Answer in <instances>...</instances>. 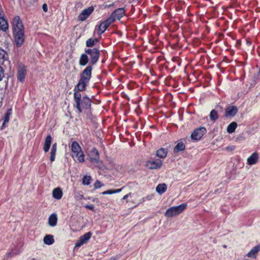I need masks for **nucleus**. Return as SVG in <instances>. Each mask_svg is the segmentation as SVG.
<instances>
[{"label":"nucleus","mask_w":260,"mask_h":260,"mask_svg":"<svg viewBox=\"0 0 260 260\" xmlns=\"http://www.w3.org/2000/svg\"><path fill=\"white\" fill-rule=\"evenodd\" d=\"M52 138L50 135H48L45 139L43 150L45 152L49 151L51 144L52 143Z\"/></svg>","instance_id":"nucleus-16"},{"label":"nucleus","mask_w":260,"mask_h":260,"mask_svg":"<svg viewBox=\"0 0 260 260\" xmlns=\"http://www.w3.org/2000/svg\"><path fill=\"white\" fill-rule=\"evenodd\" d=\"M57 217L55 213H53L50 215L48 218V224L51 226H55L57 224Z\"/></svg>","instance_id":"nucleus-22"},{"label":"nucleus","mask_w":260,"mask_h":260,"mask_svg":"<svg viewBox=\"0 0 260 260\" xmlns=\"http://www.w3.org/2000/svg\"><path fill=\"white\" fill-rule=\"evenodd\" d=\"M26 74V71L24 67L19 69L17 72V79L21 82H23L25 80V75Z\"/></svg>","instance_id":"nucleus-17"},{"label":"nucleus","mask_w":260,"mask_h":260,"mask_svg":"<svg viewBox=\"0 0 260 260\" xmlns=\"http://www.w3.org/2000/svg\"><path fill=\"white\" fill-rule=\"evenodd\" d=\"M6 123H5V121L3 122V124H2V126H1V129H3L6 126Z\"/></svg>","instance_id":"nucleus-42"},{"label":"nucleus","mask_w":260,"mask_h":260,"mask_svg":"<svg viewBox=\"0 0 260 260\" xmlns=\"http://www.w3.org/2000/svg\"><path fill=\"white\" fill-rule=\"evenodd\" d=\"M84 207L85 208H86L87 209L91 210H93L94 208V206L93 205H88V204H86V205H84Z\"/></svg>","instance_id":"nucleus-38"},{"label":"nucleus","mask_w":260,"mask_h":260,"mask_svg":"<svg viewBox=\"0 0 260 260\" xmlns=\"http://www.w3.org/2000/svg\"><path fill=\"white\" fill-rule=\"evenodd\" d=\"M91 101L90 98L87 96H84L80 102V110L77 109L79 113L82 112V109L86 110H90L91 109Z\"/></svg>","instance_id":"nucleus-9"},{"label":"nucleus","mask_w":260,"mask_h":260,"mask_svg":"<svg viewBox=\"0 0 260 260\" xmlns=\"http://www.w3.org/2000/svg\"><path fill=\"white\" fill-rule=\"evenodd\" d=\"M247 43L249 45H250L251 44V42H249V41H247Z\"/></svg>","instance_id":"nucleus-50"},{"label":"nucleus","mask_w":260,"mask_h":260,"mask_svg":"<svg viewBox=\"0 0 260 260\" xmlns=\"http://www.w3.org/2000/svg\"><path fill=\"white\" fill-rule=\"evenodd\" d=\"M90 59L87 54L85 52L84 53H82L79 58V63L81 66H85L89 63Z\"/></svg>","instance_id":"nucleus-15"},{"label":"nucleus","mask_w":260,"mask_h":260,"mask_svg":"<svg viewBox=\"0 0 260 260\" xmlns=\"http://www.w3.org/2000/svg\"><path fill=\"white\" fill-rule=\"evenodd\" d=\"M168 154V149L164 148H159L156 152V155L161 158H165Z\"/></svg>","instance_id":"nucleus-23"},{"label":"nucleus","mask_w":260,"mask_h":260,"mask_svg":"<svg viewBox=\"0 0 260 260\" xmlns=\"http://www.w3.org/2000/svg\"><path fill=\"white\" fill-rule=\"evenodd\" d=\"M129 194H130V193L124 196L122 198V200H126L128 197Z\"/></svg>","instance_id":"nucleus-43"},{"label":"nucleus","mask_w":260,"mask_h":260,"mask_svg":"<svg viewBox=\"0 0 260 260\" xmlns=\"http://www.w3.org/2000/svg\"><path fill=\"white\" fill-rule=\"evenodd\" d=\"M207 133V129L205 127L200 126L194 129L191 133L190 137L193 141H199Z\"/></svg>","instance_id":"nucleus-6"},{"label":"nucleus","mask_w":260,"mask_h":260,"mask_svg":"<svg viewBox=\"0 0 260 260\" xmlns=\"http://www.w3.org/2000/svg\"><path fill=\"white\" fill-rule=\"evenodd\" d=\"M167 186L165 183L159 184L156 187V191L159 194L164 193L167 190Z\"/></svg>","instance_id":"nucleus-24"},{"label":"nucleus","mask_w":260,"mask_h":260,"mask_svg":"<svg viewBox=\"0 0 260 260\" xmlns=\"http://www.w3.org/2000/svg\"><path fill=\"white\" fill-rule=\"evenodd\" d=\"M125 15V9L124 8H120L116 9L111 14L109 17L113 19L114 22L116 19L120 20Z\"/></svg>","instance_id":"nucleus-10"},{"label":"nucleus","mask_w":260,"mask_h":260,"mask_svg":"<svg viewBox=\"0 0 260 260\" xmlns=\"http://www.w3.org/2000/svg\"><path fill=\"white\" fill-rule=\"evenodd\" d=\"M93 10L94 8L92 6L83 10L78 16V20L81 21L85 20L92 13Z\"/></svg>","instance_id":"nucleus-13"},{"label":"nucleus","mask_w":260,"mask_h":260,"mask_svg":"<svg viewBox=\"0 0 260 260\" xmlns=\"http://www.w3.org/2000/svg\"><path fill=\"white\" fill-rule=\"evenodd\" d=\"M84 51L87 55L89 56L90 62L80 74L91 78L93 66L95 65L99 60L100 50L97 48H85Z\"/></svg>","instance_id":"nucleus-2"},{"label":"nucleus","mask_w":260,"mask_h":260,"mask_svg":"<svg viewBox=\"0 0 260 260\" xmlns=\"http://www.w3.org/2000/svg\"><path fill=\"white\" fill-rule=\"evenodd\" d=\"M73 157H76L77 158V160L79 162H83L84 161V154L83 151L79 153H76L73 154Z\"/></svg>","instance_id":"nucleus-30"},{"label":"nucleus","mask_w":260,"mask_h":260,"mask_svg":"<svg viewBox=\"0 0 260 260\" xmlns=\"http://www.w3.org/2000/svg\"><path fill=\"white\" fill-rule=\"evenodd\" d=\"M11 109H9L7 110V112L5 113L4 118V121H5V123H8L10 119V116L11 114Z\"/></svg>","instance_id":"nucleus-33"},{"label":"nucleus","mask_w":260,"mask_h":260,"mask_svg":"<svg viewBox=\"0 0 260 260\" xmlns=\"http://www.w3.org/2000/svg\"><path fill=\"white\" fill-rule=\"evenodd\" d=\"M91 180V177L89 175H85L82 178V184L84 185H88L90 184Z\"/></svg>","instance_id":"nucleus-31"},{"label":"nucleus","mask_w":260,"mask_h":260,"mask_svg":"<svg viewBox=\"0 0 260 260\" xmlns=\"http://www.w3.org/2000/svg\"><path fill=\"white\" fill-rule=\"evenodd\" d=\"M88 157L91 162L96 164L99 168H102V161L100 160L99 152L96 148H93L90 151Z\"/></svg>","instance_id":"nucleus-4"},{"label":"nucleus","mask_w":260,"mask_h":260,"mask_svg":"<svg viewBox=\"0 0 260 260\" xmlns=\"http://www.w3.org/2000/svg\"><path fill=\"white\" fill-rule=\"evenodd\" d=\"M31 260H39V259L37 258H32Z\"/></svg>","instance_id":"nucleus-48"},{"label":"nucleus","mask_w":260,"mask_h":260,"mask_svg":"<svg viewBox=\"0 0 260 260\" xmlns=\"http://www.w3.org/2000/svg\"><path fill=\"white\" fill-rule=\"evenodd\" d=\"M53 197L56 200H60L62 197V191L60 187H56L53 190Z\"/></svg>","instance_id":"nucleus-20"},{"label":"nucleus","mask_w":260,"mask_h":260,"mask_svg":"<svg viewBox=\"0 0 260 260\" xmlns=\"http://www.w3.org/2000/svg\"><path fill=\"white\" fill-rule=\"evenodd\" d=\"M122 188L117 189H109L102 192L103 194H112L113 193L120 192L122 190Z\"/></svg>","instance_id":"nucleus-32"},{"label":"nucleus","mask_w":260,"mask_h":260,"mask_svg":"<svg viewBox=\"0 0 260 260\" xmlns=\"http://www.w3.org/2000/svg\"><path fill=\"white\" fill-rule=\"evenodd\" d=\"M7 85H8V82H6V81H5V85H4V87H2L1 88V89H3L4 87L5 88H6L7 87Z\"/></svg>","instance_id":"nucleus-46"},{"label":"nucleus","mask_w":260,"mask_h":260,"mask_svg":"<svg viewBox=\"0 0 260 260\" xmlns=\"http://www.w3.org/2000/svg\"><path fill=\"white\" fill-rule=\"evenodd\" d=\"M56 152V150H55L54 149L51 150L50 157V160L51 162H53L54 161V160L55 159Z\"/></svg>","instance_id":"nucleus-35"},{"label":"nucleus","mask_w":260,"mask_h":260,"mask_svg":"<svg viewBox=\"0 0 260 260\" xmlns=\"http://www.w3.org/2000/svg\"><path fill=\"white\" fill-rule=\"evenodd\" d=\"M258 154L257 152H255L253 153L248 158H247V164L249 165H252L255 164L258 161Z\"/></svg>","instance_id":"nucleus-18"},{"label":"nucleus","mask_w":260,"mask_h":260,"mask_svg":"<svg viewBox=\"0 0 260 260\" xmlns=\"http://www.w3.org/2000/svg\"><path fill=\"white\" fill-rule=\"evenodd\" d=\"M103 186V184H102L101 182L98 180H97L95 181V183L94 184V188L95 189L100 188Z\"/></svg>","instance_id":"nucleus-36"},{"label":"nucleus","mask_w":260,"mask_h":260,"mask_svg":"<svg viewBox=\"0 0 260 260\" xmlns=\"http://www.w3.org/2000/svg\"><path fill=\"white\" fill-rule=\"evenodd\" d=\"M92 233L90 232H87L81 236L75 244V247H79L86 243L91 238Z\"/></svg>","instance_id":"nucleus-12"},{"label":"nucleus","mask_w":260,"mask_h":260,"mask_svg":"<svg viewBox=\"0 0 260 260\" xmlns=\"http://www.w3.org/2000/svg\"><path fill=\"white\" fill-rule=\"evenodd\" d=\"M226 149H227L228 150V149H230V148H229V147H228L226 148Z\"/></svg>","instance_id":"nucleus-53"},{"label":"nucleus","mask_w":260,"mask_h":260,"mask_svg":"<svg viewBox=\"0 0 260 260\" xmlns=\"http://www.w3.org/2000/svg\"><path fill=\"white\" fill-rule=\"evenodd\" d=\"M112 23H113V19L108 17L105 21L102 22L100 24L98 29V34L101 35Z\"/></svg>","instance_id":"nucleus-11"},{"label":"nucleus","mask_w":260,"mask_h":260,"mask_svg":"<svg viewBox=\"0 0 260 260\" xmlns=\"http://www.w3.org/2000/svg\"><path fill=\"white\" fill-rule=\"evenodd\" d=\"M83 198H84V197H83V195H82V194H81V195H80V198H79V199H80V200H81V199H83Z\"/></svg>","instance_id":"nucleus-47"},{"label":"nucleus","mask_w":260,"mask_h":260,"mask_svg":"<svg viewBox=\"0 0 260 260\" xmlns=\"http://www.w3.org/2000/svg\"><path fill=\"white\" fill-rule=\"evenodd\" d=\"M186 207V203H183L178 206L170 207L166 210L165 215L167 217L175 216L182 213Z\"/></svg>","instance_id":"nucleus-3"},{"label":"nucleus","mask_w":260,"mask_h":260,"mask_svg":"<svg viewBox=\"0 0 260 260\" xmlns=\"http://www.w3.org/2000/svg\"><path fill=\"white\" fill-rule=\"evenodd\" d=\"M162 165V161L159 159H154L152 160H148L146 162L145 167L149 169L154 170L158 169L161 167Z\"/></svg>","instance_id":"nucleus-7"},{"label":"nucleus","mask_w":260,"mask_h":260,"mask_svg":"<svg viewBox=\"0 0 260 260\" xmlns=\"http://www.w3.org/2000/svg\"><path fill=\"white\" fill-rule=\"evenodd\" d=\"M71 150H72L73 154H74L76 153H79L80 152L82 151L81 148L80 146L79 143L76 141H74L72 143Z\"/></svg>","instance_id":"nucleus-21"},{"label":"nucleus","mask_w":260,"mask_h":260,"mask_svg":"<svg viewBox=\"0 0 260 260\" xmlns=\"http://www.w3.org/2000/svg\"><path fill=\"white\" fill-rule=\"evenodd\" d=\"M237 127V123L235 122H232L226 128V131L228 133L231 134L234 133L235 131L236 128Z\"/></svg>","instance_id":"nucleus-28"},{"label":"nucleus","mask_w":260,"mask_h":260,"mask_svg":"<svg viewBox=\"0 0 260 260\" xmlns=\"http://www.w3.org/2000/svg\"><path fill=\"white\" fill-rule=\"evenodd\" d=\"M44 243L45 244L50 245L54 242L53 236L51 235H46L43 239Z\"/></svg>","instance_id":"nucleus-25"},{"label":"nucleus","mask_w":260,"mask_h":260,"mask_svg":"<svg viewBox=\"0 0 260 260\" xmlns=\"http://www.w3.org/2000/svg\"><path fill=\"white\" fill-rule=\"evenodd\" d=\"M95 45L92 38H89L86 41V46L88 48H91Z\"/></svg>","instance_id":"nucleus-34"},{"label":"nucleus","mask_w":260,"mask_h":260,"mask_svg":"<svg viewBox=\"0 0 260 260\" xmlns=\"http://www.w3.org/2000/svg\"><path fill=\"white\" fill-rule=\"evenodd\" d=\"M245 260H248V259H245Z\"/></svg>","instance_id":"nucleus-54"},{"label":"nucleus","mask_w":260,"mask_h":260,"mask_svg":"<svg viewBox=\"0 0 260 260\" xmlns=\"http://www.w3.org/2000/svg\"><path fill=\"white\" fill-rule=\"evenodd\" d=\"M13 31L24 30L23 22L19 16H15L11 22Z\"/></svg>","instance_id":"nucleus-8"},{"label":"nucleus","mask_w":260,"mask_h":260,"mask_svg":"<svg viewBox=\"0 0 260 260\" xmlns=\"http://www.w3.org/2000/svg\"><path fill=\"white\" fill-rule=\"evenodd\" d=\"M238 111V108L236 106H229L225 109V117H233Z\"/></svg>","instance_id":"nucleus-14"},{"label":"nucleus","mask_w":260,"mask_h":260,"mask_svg":"<svg viewBox=\"0 0 260 260\" xmlns=\"http://www.w3.org/2000/svg\"><path fill=\"white\" fill-rule=\"evenodd\" d=\"M119 257L116 256V257H112L110 258V260H117L118 259Z\"/></svg>","instance_id":"nucleus-44"},{"label":"nucleus","mask_w":260,"mask_h":260,"mask_svg":"<svg viewBox=\"0 0 260 260\" xmlns=\"http://www.w3.org/2000/svg\"><path fill=\"white\" fill-rule=\"evenodd\" d=\"M226 149H227L228 150V149H230V148H229V147H228L226 148Z\"/></svg>","instance_id":"nucleus-52"},{"label":"nucleus","mask_w":260,"mask_h":260,"mask_svg":"<svg viewBox=\"0 0 260 260\" xmlns=\"http://www.w3.org/2000/svg\"><path fill=\"white\" fill-rule=\"evenodd\" d=\"M223 247H224V248H226V246L225 245H223Z\"/></svg>","instance_id":"nucleus-51"},{"label":"nucleus","mask_w":260,"mask_h":260,"mask_svg":"<svg viewBox=\"0 0 260 260\" xmlns=\"http://www.w3.org/2000/svg\"><path fill=\"white\" fill-rule=\"evenodd\" d=\"M51 149L57 150V143H55L52 145Z\"/></svg>","instance_id":"nucleus-40"},{"label":"nucleus","mask_w":260,"mask_h":260,"mask_svg":"<svg viewBox=\"0 0 260 260\" xmlns=\"http://www.w3.org/2000/svg\"><path fill=\"white\" fill-rule=\"evenodd\" d=\"M0 28L5 31L8 29V24L7 21L3 17L0 18Z\"/></svg>","instance_id":"nucleus-27"},{"label":"nucleus","mask_w":260,"mask_h":260,"mask_svg":"<svg viewBox=\"0 0 260 260\" xmlns=\"http://www.w3.org/2000/svg\"><path fill=\"white\" fill-rule=\"evenodd\" d=\"M260 251V245L253 247L251 250L246 254L248 257L254 258L256 257V254Z\"/></svg>","instance_id":"nucleus-19"},{"label":"nucleus","mask_w":260,"mask_h":260,"mask_svg":"<svg viewBox=\"0 0 260 260\" xmlns=\"http://www.w3.org/2000/svg\"><path fill=\"white\" fill-rule=\"evenodd\" d=\"M209 117L210 120L212 121H215L217 120L219 118V115L217 111L215 109L212 110L210 113Z\"/></svg>","instance_id":"nucleus-29"},{"label":"nucleus","mask_w":260,"mask_h":260,"mask_svg":"<svg viewBox=\"0 0 260 260\" xmlns=\"http://www.w3.org/2000/svg\"><path fill=\"white\" fill-rule=\"evenodd\" d=\"M4 69L0 66V81L4 78Z\"/></svg>","instance_id":"nucleus-37"},{"label":"nucleus","mask_w":260,"mask_h":260,"mask_svg":"<svg viewBox=\"0 0 260 260\" xmlns=\"http://www.w3.org/2000/svg\"><path fill=\"white\" fill-rule=\"evenodd\" d=\"M92 40H93V41L94 43L95 44V45L97 43H98V42H99V39H97V38H92Z\"/></svg>","instance_id":"nucleus-41"},{"label":"nucleus","mask_w":260,"mask_h":260,"mask_svg":"<svg viewBox=\"0 0 260 260\" xmlns=\"http://www.w3.org/2000/svg\"><path fill=\"white\" fill-rule=\"evenodd\" d=\"M42 9H43V10L45 12H47L48 11V6H47V4L46 3H44L43 6H42Z\"/></svg>","instance_id":"nucleus-39"},{"label":"nucleus","mask_w":260,"mask_h":260,"mask_svg":"<svg viewBox=\"0 0 260 260\" xmlns=\"http://www.w3.org/2000/svg\"><path fill=\"white\" fill-rule=\"evenodd\" d=\"M185 144L182 142H179L174 147L173 152L174 153H178L179 152L183 151L184 150H185Z\"/></svg>","instance_id":"nucleus-26"},{"label":"nucleus","mask_w":260,"mask_h":260,"mask_svg":"<svg viewBox=\"0 0 260 260\" xmlns=\"http://www.w3.org/2000/svg\"><path fill=\"white\" fill-rule=\"evenodd\" d=\"M113 5H114V4H111V5H110L109 6H108V7H109H109H110L111 6H113Z\"/></svg>","instance_id":"nucleus-49"},{"label":"nucleus","mask_w":260,"mask_h":260,"mask_svg":"<svg viewBox=\"0 0 260 260\" xmlns=\"http://www.w3.org/2000/svg\"><path fill=\"white\" fill-rule=\"evenodd\" d=\"M14 40L17 47H20L24 42V30L13 31Z\"/></svg>","instance_id":"nucleus-5"},{"label":"nucleus","mask_w":260,"mask_h":260,"mask_svg":"<svg viewBox=\"0 0 260 260\" xmlns=\"http://www.w3.org/2000/svg\"><path fill=\"white\" fill-rule=\"evenodd\" d=\"M91 78L80 74V79L74 89V106L80 110V102L81 101V94L80 91H85Z\"/></svg>","instance_id":"nucleus-1"},{"label":"nucleus","mask_w":260,"mask_h":260,"mask_svg":"<svg viewBox=\"0 0 260 260\" xmlns=\"http://www.w3.org/2000/svg\"><path fill=\"white\" fill-rule=\"evenodd\" d=\"M88 110V112H87V115H88V116H91V109H90V110Z\"/></svg>","instance_id":"nucleus-45"}]
</instances>
